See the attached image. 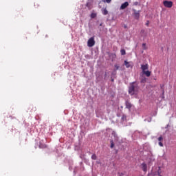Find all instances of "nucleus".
I'll return each mask as SVG.
<instances>
[{
  "instance_id": "1",
  "label": "nucleus",
  "mask_w": 176,
  "mask_h": 176,
  "mask_svg": "<svg viewBox=\"0 0 176 176\" xmlns=\"http://www.w3.org/2000/svg\"><path fill=\"white\" fill-rule=\"evenodd\" d=\"M137 91H138V85H137V82L131 83L129 89V94L134 96V94H137Z\"/></svg>"
},
{
  "instance_id": "2",
  "label": "nucleus",
  "mask_w": 176,
  "mask_h": 176,
  "mask_svg": "<svg viewBox=\"0 0 176 176\" xmlns=\"http://www.w3.org/2000/svg\"><path fill=\"white\" fill-rule=\"evenodd\" d=\"M149 68V66L148 64L141 65V69L142 71V74L144 75H146V76L149 77L151 76V72H149L148 69Z\"/></svg>"
},
{
  "instance_id": "3",
  "label": "nucleus",
  "mask_w": 176,
  "mask_h": 176,
  "mask_svg": "<svg viewBox=\"0 0 176 176\" xmlns=\"http://www.w3.org/2000/svg\"><path fill=\"white\" fill-rule=\"evenodd\" d=\"M96 45V41H94V37H91L87 41V46L89 47H93Z\"/></svg>"
},
{
  "instance_id": "4",
  "label": "nucleus",
  "mask_w": 176,
  "mask_h": 176,
  "mask_svg": "<svg viewBox=\"0 0 176 176\" xmlns=\"http://www.w3.org/2000/svg\"><path fill=\"white\" fill-rule=\"evenodd\" d=\"M163 5H164V6L165 8H173V1H167V0L164 1Z\"/></svg>"
},
{
  "instance_id": "5",
  "label": "nucleus",
  "mask_w": 176,
  "mask_h": 176,
  "mask_svg": "<svg viewBox=\"0 0 176 176\" xmlns=\"http://www.w3.org/2000/svg\"><path fill=\"white\" fill-rule=\"evenodd\" d=\"M133 16L136 20H138L140 19V11H137L135 10H133Z\"/></svg>"
},
{
  "instance_id": "6",
  "label": "nucleus",
  "mask_w": 176,
  "mask_h": 176,
  "mask_svg": "<svg viewBox=\"0 0 176 176\" xmlns=\"http://www.w3.org/2000/svg\"><path fill=\"white\" fill-rule=\"evenodd\" d=\"M124 64L126 66V68H133V63L131 62H127L126 60H124Z\"/></svg>"
},
{
  "instance_id": "7",
  "label": "nucleus",
  "mask_w": 176,
  "mask_h": 176,
  "mask_svg": "<svg viewBox=\"0 0 176 176\" xmlns=\"http://www.w3.org/2000/svg\"><path fill=\"white\" fill-rule=\"evenodd\" d=\"M112 137H113L115 142H118V141H119V138H118V135H116L115 131L112 132Z\"/></svg>"
},
{
  "instance_id": "8",
  "label": "nucleus",
  "mask_w": 176,
  "mask_h": 176,
  "mask_svg": "<svg viewBox=\"0 0 176 176\" xmlns=\"http://www.w3.org/2000/svg\"><path fill=\"white\" fill-rule=\"evenodd\" d=\"M127 6H129V2L126 1L124 3H123L121 6H120V9L123 10V9H126V8H127Z\"/></svg>"
},
{
  "instance_id": "9",
  "label": "nucleus",
  "mask_w": 176,
  "mask_h": 176,
  "mask_svg": "<svg viewBox=\"0 0 176 176\" xmlns=\"http://www.w3.org/2000/svg\"><path fill=\"white\" fill-rule=\"evenodd\" d=\"M142 170L144 173H146V171H147L146 164H145V163H142Z\"/></svg>"
},
{
  "instance_id": "10",
  "label": "nucleus",
  "mask_w": 176,
  "mask_h": 176,
  "mask_svg": "<svg viewBox=\"0 0 176 176\" xmlns=\"http://www.w3.org/2000/svg\"><path fill=\"white\" fill-rule=\"evenodd\" d=\"M125 105H126V108H127V109H130V108H131V107H133V104H131L130 103V102H129V101H126Z\"/></svg>"
},
{
  "instance_id": "11",
  "label": "nucleus",
  "mask_w": 176,
  "mask_h": 176,
  "mask_svg": "<svg viewBox=\"0 0 176 176\" xmlns=\"http://www.w3.org/2000/svg\"><path fill=\"white\" fill-rule=\"evenodd\" d=\"M102 13L104 16H107V14H108V10L107 8H102Z\"/></svg>"
},
{
  "instance_id": "12",
  "label": "nucleus",
  "mask_w": 176,
  "mask_h": 176,
  "mask_svg": "<svg viewBox=\"0 0 176 176\" xmlns=\"http://www.w3.org/2000/svg\"><path fill=\"white\" fill-rule=\"evenodd\" d=\"M95 17H97V14L93 12L91 14V19H95Z\"/></svg>"
},
{
  "instance_id": "13",
  "label": "nucleus",
  "mask_w": 176,
  "mask_h": 176,
  "mask_svg": "<svg viewBox=\"0 0 176 176\" xmlns=\"http://www.w3.org/2000/svg\"><path fill=\"white\" fill-rule=\"evenodd\" d=\"M120 53H121L122 56H124V54H126V50H121Z\"/></svg>"
},
{
  "instance_id": "14",
  "label": "nucleus",
  "mask_w": 176,
  "mask_h": 176,
  "mask_svg": "<svg viewBox=\"0 0 176 176\" xmlns=\"http://www.w3.org/2000/svg\"><path fill=\"white\" fill-rule=\"evenodd\" d=\"M111 148H113L115 146V144H113V140H111Z\"/></svg>"
},
{
  "instance_id": "15",
  "label": "nucleus",
  "mask_w": 176,
  "mask_h": 176,
  "mask_svg": "<svg viewBox=\"0 0 176 176\" xmlns=\"http://www.w3.org/2000/svg\"><path fill=\"white\" fill-rule=\"evenodd\" d=\"M91 159H93V160H96L97 159V156L96 155V154L92 155Z\"/></svg>"
},
{
  "instance_id": "16",
  "label": "nucleus",
  "mask_w": 176,
  "mask_h": 176,
  "mask_svg": "<svg viewBox=\"0 0 176 176\" xmlns=\"http://www.w3.org/2000/svg\"><path fill=\"white\" fill-rule=\"evenodd\" d=\"M121 120H122V122H124V121L126 120V116L123 115V116H122Z\"/></svg>"
},
{
  "instance_id": "17",
  "label": "nucleus",
  "mask_w": 176,
  "mask_h": 176,
  "mask_svg": "<svg viewBox=\"0 0 176 176\" xmlns=\"http://www.w3.org/2000/svg\"><path fill=\"white\" fill-rule=\"evenodd\" d=\"M163 140V137L162 136H160L159 138H158V141H159V142H162V140Z\"/></svg>"
},
{
  "instance_id": "18",
  "label": "nucleus",
  "mask_w": 176,
  "mask_h": 176,
  "mask_svg": "<svg viewBox=\"0 0 176 176\" xmlns=\"http://www.w3.org/2000/svg\"><path fill=\"white\" fill-rule=\"evenodd\" d=\"M45 147H46V146L45 144H40L39 145V148H45Z\"/></svg>"
},
{
  "instance_id": "19",
  "label": "nucleus",
  "mask_w": 176,
  "mask_h": 176,
  "mask_svg": "<svg viewBox=\"0 0 176 176\" xmlns=\"http://www.w3.org/2000/svg\"><path fill=\"white\" fill-rule=\"evenodd\" d=\"M112 0H103L104 2H107V3H111Z\"/></svg>"
},
{
  "instance_id": "20",
  "label": "nucleus",
  "mask_w": 176,
  "mask_h": 176,
  "mask_svg": "<svg viewBox=\"0 0 176 176\" xmlns=\"http://www.w3.org/2000/svg\"><path fill=\"white\" fill-rule=\"evenodd\" d=\"M87 8H89V9H91V6L90 5L89 3H87Z\"/></svg>"
},
{
  "instance_id": "21",
  "label": "nucleus",
  "mask_w": 176,
  "mask_h": 176,
  "mask_svg": "<svg viewBox=\"0 0 176 176\" xmlns=\"http://www.w3.org/2000/svg\"><path fill=\"white\" fill-rule=\"evenodd\" d=\"M145 82H146V78H143L142 80H141V82L142 83H145Z\"/></svg>"
},
{
  "instance_id": "22",
  "label": "nucleus",
  "mask_w": 176,
  "mask_h": 176,
  "mask_svg": "<svg viewBox=\"0 0 176 176\" xmlns=\"http://www.w3.org/2000/svg\"><path fill=\"white\" fill-rule=\"evenodd\" d=\"M158 145H159L160 146H163V143H162V142H158Z\"/></svg>"
},
{
  "instance_id": "23",
  "label": "nucleus",
  "mask_w": 176,
  "mask_h": 176,
  "mask_svg": "<svg viewBox=\"0 0 176 176\" xmlns=\"http://www.w3.org/2000/svg\"><path fill=\"white\" fill-rule=\"evenodd\" d=\"M114 67H115L116 69H119V65H115Z\"/></svg>"
},
{
  "instance_id": "24",
  "label": "nucleus",
  "mask_w": 176,
  "mask_h": 176,
  "mask_svg": "<svg viewBox=\"0 0 176 176\" xmlns=\"http://www.w3.org/2000/svg\"><path fill=\"white\" fill-rule=\"evenodd\" d=\"M142 46H143V47L145 49V47L146 46V44L143 43V44H142Z\"/></svg>"
},
{
  "instance_id": "25",
  "label": "nucleus",
  "mask_w": 176,
  "mask_h": 176,
  "mask_svg": "<svg viewBox=\"0 0 176 176\" xmlns=\"http://www.w3.org/2000/svg\"><path fill=\"white\" fill-rule=\"evenodd\" d=\"M148 176H153V175H152V173H149Z\"/></svg>"
},
{
  "instance_id": "26",
  "label": "nucleus",
  "mask_w": 176,
  "mask_h": 176,
  "mask_svg": "<svg viewBox=\"0 0 176 176\" xmlns=\"http://www.w3.org/2000/svg\"><path fill=\"white\" fill-rule=\"evenodd\" d=\"M151 119L149 118V119L147 120V122H151Z\"/></svg>"
},
{
  "instance_id": "27",
  "label": "nucleus",
  "mask_w": 176,
  "mask_h": 176,
  "mask_svg": "<svg viewBox=\"0 0 176 176\" xmlns=\"http://www.w3.org/2000/svg\"><path fill=\"white\" fill-rule=\"evenodd\" d=\"M145 122H146V120H144Z\"/></svg>"
}]
</instances>
